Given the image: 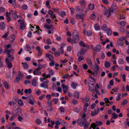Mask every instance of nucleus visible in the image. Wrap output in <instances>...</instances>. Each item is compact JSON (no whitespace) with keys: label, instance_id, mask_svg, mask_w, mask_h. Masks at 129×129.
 Returning <instances> with one entry per match:
<instances>
[{"label":"nucleus","instance_id":"f257e3e1","mask_svg":"<svg viewBox=\"0 0 129 129\" xmlns=\"http://www.w3.org/2000/svg\"><path fill=\"white\" fill-rule=\"evenodd\" d=\"M77 124L81 127L84 126V129H86L88 127L90 124L89 122H87L86 119L80 118L77 121Z\"/></svg>","mask_w":129,"mask_h":129},{"label":"nucleus","instance_id":"f03ea898","mask_svg":"<svg viewBox=\"0 0 129 129\" xmlns=\"http://www.w3.org/2000/svg\"><path fill=\"white\" fill-rule=\"evenodd\" d=\"M73 38L77 41L79 40V35L78 31L77 30H74L73 33Z\"/></svg>","mask_w":129,"mask_h":129},{"label":"nucleus","instance_id":"7ed1b4c3","mask_svg":"<svg viewBox=\"0 0 129 129\" xmlns=\"http://www.w3.org/2000/svg\"><path fill=\"white\" fill-rule=\"evenodd\" d=\"M95 66L96 67V70L95 71V72H92L91 74L93 75V76H96L97 75L98 71L99 70V67L96 64H95Z\"/></svg>","mask_w":129,"mask_h":129},{"label":"nucleus","instance_id":"20e7f679","mask_svg":"<svg viewBox=\"0 0 129 129\" xmlns=\"http://www.w3.org/2000/svg\"><path fill=\"white\" fill-rule=\"evenodd\" d=\"M49 82V81L47 80L46 81H44L43 83L41 84L40 86L42 87H43L45 88H48V83Z\"/></svg>","mask_w":129,"mask_h":129},{"label":"nucleus","instance_id":"39448f33","mask_svg":"<svg viewBox=\"0 0 129 129\" xmlns=\"http://www.w3.org/2000/svg\"><path fill=\"white\" fill-rule=\"evenodd\" d=\"M110 12L111 11L110 9L104 10V15L106 16L107 17H109V16L110 14Z\"/></svg>","mask_w":129,"mask_h":129},{"label":"nucleus","instance_id":"423d86ee","mask_svg":"<svg viewBox=\"0 0 129 129\" xmlns=\"http://www.w3.org/2000/svg\"><path fill=\"white\" fill-rule=\"evenodd\" d=\"M45 56H46V57L48 58L50 61H53L54 60L53 57L52 55L51 54H49L48 53H47L46 54Z\"/></svg>","mask_w":129,"mask_h":129},{"label":"nucleus","instance_id":"0eeeda50","mask_svg":"<svg viewBox=\"0 0 129 129\" xmlns=\"http://www.w3.org/2000/svg\"><path fill=\"white\" fill-rule=\"evenodd\" d=\"M117 8V6L116 4L113 3L112 4V6L111 8L109 9L110 10L111 12H113Z\"/></svg>","mask_w":129,"mask_h":129},{"label":"nucleus","instance_id":"6e6552de","mask_svg":"<svg viewBox=\"0 0 129 129\" xmlns=\"http://www.w3.org/2000/svg\"><path fill=\"white\" fill-rule=\"evenodd\" d=\"M14 59V58L12 55H9L7 57L6 59V61H12Z\"/></svg>","mask_w":129,"mask_h":129},{"label":"nucleus","instance_id":"1a4fd4ad","mask_svg":"<svg viewBox=\"0 0 129 129\" xmlns=\"http://www.w3.org/2000/svg\"><path fill=\"white\" fill-rule=\"evenodd\" d=\"M76 11L78 13H80L83 12V10L82 8H80L79 7H76L75 8Z\"/></svg>","mask_w":129,"mask_h":129},{"label":"nucleus","instance_id":"9d476101","mask_svg":"<svg viewBox=\"0 0 129 129\" xmlns=\"http://www.w3.org/2000/svg\"><path fill=\"white\" fill-rule=\"evenodd\" d=\"M86 60L88 64L89 67L91 68L93 67V64L91 60L89 58H86Z\"/></svg>","mask_w":129,"mask_h":129},{"label":"nucleus","instance_id":"9b49d317","mask_svg":"<svg viewBox=\"0 0 129 129\" xmlns=\"http://www.w3.org/2000/svg\"><path fill=\"white\" fill-rule=\"evenodd\" d=\"M62 87L63 88V90L64 93H67L68 91V87L67 86L65 85L64 84H62Z\"/></svg>","mask_w":129,"mask_h":129},{"label":"nucleus","instance_id":"f8f14e48","mask_svg":"<svg viewBox=\"0 0 129 129\" xmlns=\"http://www.w3.org/2000/svg\"><path fill=\"white\" fill-rule=\"evenodd\" d=\"M92 48L93 50H95L96 52H98L101 49V47L100 45H98L96 46L94 49L93 48Z\"/></svg>","mask_w":129,"mask_h":129},{"label":"nucleus","instance_id":"ddd939ff","mask_svg":"<svg viewBox=\"0 0 129 129\" xmlns=\"http://www.w3.org/2000/svg\"><path fill=\"white\" fill-rule=\"evenodd\" d=\"M15 37H16L15 35H10L9 36V39L10 40L11 42L12 43L13 42Z\"/></svg>","mask_w":129,"mask_h":129},{"label":"nucleus","instance_id":"4468645a","mask_svg":"<svg viewBox=\"0 0 129 129\" xmlns=\"http://www.w3.org/2000/svg\"><path fill=\"white\" fill-rule=\"evenodd\" d=\"M2 82L5 88L6 89H9V86L8 83L4 80H3L2 81Z\"/></svg>","mask_w":129,"mask_h":129},{"label":"nucleus","instance_id":"2eb2a0df","mask_svg":"<svg viewBox=\"0 0 129 129\" xmlns=\"http://www.w3.org/2000/svg\"><path fill=\"white\" fill-rule=\"evenodd\" d=\"M83 33L85 34H86V35L88 36H91L92 34V33L91 30L88 31L86 32V30L85 29L83 31Z\"/></svg>","mask_w":129,"mask_h":129},{"label":"nucleus","instance_id":"dca6fc26","mask_svg":"<svg viewBox=\"0 0 129 129\" xmlns=\"http://www.w3.org/2000/svg\"><path fill=\"white\" fill-rule=\"evenodd\" d=\"M83 14L80 15L79 14H77L75 15V17L76 19H82L83 18Z\"/></svg>","mask_w":129,"mask_h":129},{"label":"nucleus","instance_id":"f3484780","mask_svg":"<svg viewBox=\"0 0 129 129\" xmlns=\"http://www.w3.org/2000/svg\"><path fill=\"white\" fill-rule=\"evenodd\" d=\"M5 25L4 22L0 23V29L3 30L5 28Z\"/></svg>","mask_w":129,"mask_h":129},{"label":"nucleus","instance_id":"a211bd4d","mask_svg":"<svg viewBox=\"0 0 129 129\" xmlns=\"http://www.w3.org/2000/svg\"><path fill=\"white\" fill-rule=\"evenodd\" d=\"M32 85L33 86H36L37 84V82L36 79H33L31 81Z\"/></svg>","mask_w":129,"mask_h":129},{"label":"nucleus","instance_id":"6ab92c4d","mask_svg":"<svg viewBox=\"0 0 129 129\" xmlns=\"http://www.w3.org/2000/svg\"><path fill=\"white\" fill-rule=\"evenodd\" d=\"M17 101L18 99L16 97L14 96L13 98L12 102L14 105L16 104Z\"/></svg>","mask_w":129,"mask_h":129},{"label":"nucleus","instance_id":"aec40b11","mask_svg":"<svg viewBox=\"0 0 129 129\" xmlns=\"http://www.w3.org/2000/svg\"><path fill=\"white\" fill-rule=\"evenodd\" d=\"M20 28L22 30L24 29L25 27L26 26L24 24V23L23 21H22L20 23Z\"/></svg>","mask_w":129,"mask_h":129},{"label":"nucleus","instance_id":"412c9836","mask_svg":"<svg viewBox=\"0 0 129 129\" xmlns=\"http://www.w3.org/2000/svg\"><path fill=\"white\" fill-rule=\"evenodd\" d=\"M89 90L92 91L94 90V86L93 84H88Z\"/></svg>","mask_w":129,"mask_h":129},{"label":"nucleus","instance_id":"4be33fe9","mask_svg":"<svg viewBox=\"0 0 129 129\" xmlns=\"http://www.w3.org/2000/svg\"><path fill=\"white\" fill-rule=\"evenodd\" d=\"M34 74L35 75H40L41 74V72L35 69L33 72Z\"/></svg>","mask_w":129,"mask_h":129},{"label":"nucleus","instance_id":"5701e85b","mask_svg":"<svg viewBox=\"0 0 129 129\" xmlns=\"http://www.w3.org/2000/svg\"><path fill=\"white\" fill-rule=\"evenodd\" d=\"M18 74L17 77H18L20 79H22L23 77V74L21 73L20 71H18Z\"/></svg>","mask_w":129,"mask_h":129},{"label":"nucleus","instance_id":"b1692460","mask_svg":"<svg viewBox=\"0 0 129 129\" xmlns=\"http://www.w3.org/2000/svg\"><path fill=\"white\" fill-rule=\"evenodd\" d=\"M58 14L62 17H63L64 16L66 15L65 12L64 11H62L58 13Z\"/></svg>","mask_w":129,"mask_h":129},{"label":"nucleus","instance_id":"393cba45","mask_svg":"<svg viewBox=\"0 0 129 129\" xmlns=\"http://www.w3.org/2000/svg\"><path fill=\"white\" fill-rule=\"evenodd\" d=\"M24 49L26 51H29L31 49V48L29 45H26L24 48Z\"/></svg>","mask_w":129,"mask_h":129},{"label":"nucleus","instance_id":"a878e982","mask_svg":"<svg viewBox=\"0 0 129 129\" xmlns=\"http://www.w3.org/2000/svg\"><path fill=\"white\" fill-rule=\"evenodd\" d=\"M46 108L48 111H50V112L52 111L53 110V108L52 107V106L48 105L47 107Z\"/></svg>","mask_w":129,"mask_h":129},{"label":"nucleus","instance_id":"bb28decb","mask_svg":"<svg viewBox=\"0 0 129 129\" xmlns=\"http://www.w3.org/2000/svg\"><path fill=\"white\" fill-rule=\"evenodd\" d=\"M107 28V27L106 24H104L101 27V29L104 31H106Z\"/></svg>","mask_w":129,"mask_h":129},{"label":"nucleus","instance_id":"cd10ccee","mask_svg":"<svg viewBox=\"0 0 129 129\" xmlns=\"http://www.w3.org/2000/svg\"><path fill=\"white\" fill-rule=\"evenodd\" d=\"M6 62L7 63L8 67V68H11L12 67V65L11 63L9 61H6Z\"/></svg>","mask_w":129,"mask_h":129},{"label":"nucleus","instance_id":"c85d7f7f","mask_svg":"<svg viewBox=\"0 0 129 129\" xmlns=\"http://www.w3.org/2000/svg\"><path fill=\"white\" fill-rule=\"evenodd\" d=\"M94 5L92 4H89L88 5V7L89 9L90 10H93L94 9Z\"/></svg>","mask_w":129,"mask_h":129},{"label":"nucleus","instance_id":"c756f323","mask_svg":"<svg viewBox=\"0 0 129 129\" xmlns=\"http://www.w3.org/2000/svg\"><path fill=\"white\" fill-rule=\"evenodd\" d=\"M17 13V12L15 11L14 12L12 16L13 18L15 19V20L17 18L18 16L16 14V13Z\"/></svg>","mask_w":129,"mask_h":129},{"label":"nucleus","instance_id":"7c9ffc66","mask_svg":"<svg viewBox=\"0 0 129 129\" xmlns=\"http://www.w3.org/2000/svg\"><path fill=\"white\" fill-rule=\"evenodd\" d=\"M110 66V63L107 61H106L105 63V67L106 68H109Z\"/></svg>","mask_w":129,"mask_h":129},{"label":"nucleus","instance_id":"2f4dec72","mask_svg":"<svg viewBox=\"0 0 129 129\" xmlns=\"http://www.w3.org/2000/svg\"><path fill=\"white\" fill-rule=\"evenodd\" d=\"M96 124V126H100L102 125V123L99 121H96L95 123Z\"/></svg>","mask_w":129,"mask_h":129},{"label":"nucleus","instance_id":"473e14b6","mask_svg":"<svg viewBox=\"0 0 129 129\" xmlns=\"http://www.w3.org/2000/svg\"><path fill=\"white\" fill-rule=\"evenodd\" d=\"M77 86V84L76 83L74 82L72 83L71 86L72 87L73 89H75Z\"/></svg>","mask_w":129,"mask_h":129},{"label":"nucleus","instance_id":"72a5a7b5","mask_svg":"<svg viewBox=\"0 0 129 129\" xmlns=\"http://www.w3.org/2000/svg\"><path fill=\"white\" fill-rule=\"evenodd\" d=\"M118 63L119 64H122L124 63V61L122 58H120L118 59Z\"/></svg>","mask_w":129,"mask_h":129},{"label":"nucleus","instance_id":"f704fd0d","mask_svg":"<svg viewBox=\"0 0 129 129\" xmlns=\"http://www.w3.org/2000/svg\"><path fill=\"white\" fill-rule=\"evenodd\" d=\"M44 27L45 28L48 29H50L52 28H53V26L51 25L50 26H48L47 25L45 24L44 25Z\"/></svg>","mask_w":129,"mask_h":129},{"label":"nucleus","instance_id":"c9c22d12","mask_svg":"<svg viewBox=\"0 0 129 129\" xmlns=\"http://www.w3.org/2000/svg\"><path fill=\"white\" fill-rule=\"evenodd\" d=\"M86 52V50L84 49L83 48L81 49L80 52V54L82 55L85 53Z\"/></svg>","mask_w":129,"mask_h":129},{"label":"nucleus","instance_id":"e433bc0d","mask_svg":"<svg viewBox=\"0 0 129 129\" xmlns=\"http://www.w3.org/2000/svg\"><path fill=\"white\" fill-rule=\"evenodd\" d=\"M31 92V90L30 88L28 89H25L24 90V92L25 93L27 94V93H28L30 94V93Z\"/></svg>","mask_w":129,"mask_h":129},{"label":"nucleus","instance_id":"4c0bfd02","mask_svg":"<svg viewBox=\"0 0 129 129\" xmlns=\"http://www.w3.org/2000/svg\"><path fill=\"white\" fill-rule=\"evenodd\" d=\"M79 94L78 92H75L74 94V96L77 99H79Z\"/></svg>","mask_w":129,"mask_h":129},{"label":"nucleus","instance_id":"58836bf2","mask_svg":"<svg viewBox=\"0 0 129 129\" xmlns=\"http://www.w3.org/2000/svg\"><path fill=\"white\" fill-rule=\"evenodd\" d=\"M22 64H23V66L24 68L26 69H27L28 68V65L27 63H23L22 62Z\"/></svg>","mask_w":129,"mask_h":129},{"label":"nucleus","instance_id":"ea45409f","mask_svg":"<svg viewBox=\"0 0 129 129\" xmlns=\"http://www.w3.org/2000/svg\"><path fill=\"white\" fill-rule=\"evenodd\" d=\"M112 30L110 29H109L107 30V33L108 35H111L112 34Z\"/></svg>","mask_w":129,"mask_h":129},{"label":"nucleus","instance_id":"a19ab883","mask_svg":"<svg viewBox=\"0 0 129 129\" xmlns=\"http://www.w3.org/2000/svg\"><path fill=\"white\" fill-rule=\"evenodd\" d=\"M120 24L121 26L123 27L125 25L126 23L125 22V21H122L120 22Z\"/></svg>","mask_w":129,"mask_h":129},{"label":"nucleus","instance_id":"79ce46f5","mask_svg":"<svg viewBox=\"0 0 129 129\" xmlns=\"http://www.w3.org/2000/svg\"><path fill=\"white\" fill-rule=\"evenodd\" d=\"M117 43L120 46H122L124 44L123 41L118 40L117 41Z\"/></svg>","mask_w":129,"mask_h":129},{"label":"nucleus","instance_id":"37998d69","mask_svg":"<svg viewBox=\"0 0 129 129\" xmlns=\"http://www.w3.org/2000/svg\"><path fill=\"white\" fill-rule=\"evenodd\" d=\"M79 44H80V45L84 47H86V44L84 43L82 41H80L79 43Z\"/></svg>","mask_w":129,"mask_h":129},{"label":"nucleus","instance_id":"c03bdc74","mask_svg":"<svg viewBox=\"0 0 129 129\" xmlns=\"http://www.w3.org/2000/svg\"><path fill=\"white\" fill-rule=\"evenodd\" d=\"M36 122L37 124L39 125L41 123L42 121L40 119H37L36 120Z\"/></svg>","mask_w":129,"mask_h":129},{"label":"nucleus","instance_id":"a18cd8bd","mask_svg":"<svg viewBox=\"0 0 129 129\" xmlns=\"http://www.w3.org/2000/svg\"><path fill=\"white\" fill-rule=\"evenodd\" d=\"M58 101V99L56 98H54L52 100L53 102L55 104H56L57 103Z\"/></svg>","mask_w":129,"mask_h":129},{"label":"nucleus","instance_id":"49530a36","mask_svg":"<svg viewBox=\"0 0 129 129\" xmlns=\"http://www.w3.org/2000/svg\"><path fill=\"white\" fill-rule=\"evenodd\" d=\"M62 48V47H61L58 49V50L61 54H63L64 52L63 49Z\"/></svg>","mask_w":129,"mask_h":129},{"label":"nucleus","instance_id":"de8ad7c7","mask_svg":"<svg viewBox=\"0 0 129 129\" xmlns=\"http://www.w3.org/2000/svg\"><path fill=\"white\" fill-rule=\"evenodd\" d=\"M94 28L96 30H100V28L98 24H96L94 26Z\"/></svg>","mask_w":129,"mask_h":129},{"label":"nucleus","instance_id":"09e8293b","mask_svg":"<svg viewBox=\"0 0 129 129\" xmlns=\"http://www.w3.org/2000/svg\"><path fill=\"white\" fill-rule=\"evenodd\" d=\"M60 111L61 112H64L65 110L64 109V108L62 106L60 107L59 109Z\"/></svg>","mask_w":129,"mask_h":129},{"label":"nucleus","instance_id":"8fccbe9b","mask_svg":"<svg viewBox=\"0 0 129 129\" xmlns=\"http://www.w3.org/2000/svg\"><path fill=\"white\" fill-rule=\"evenodd\" d=\"M20 79L17 76H16V78L14 80V82H18Z\"/></svg>","mask_w":129,"mask_h":129},{"label":"nucleus","instance_id":"3c124183","mask_svg":"<svg viewBox=\"0 0 129 129\" xmlns=\"http://www.w3.org/2000/svg\"><path fill=\"white\" fill-rule=\"evenodd\" d=\"M70 9L71 11V15H72L73 16L74 13V11L75 10V9L73 8H70Z\"/></svg>","mask_w":129,"mask_h":129},{"label":"nucleus","instance_id":"603ef678","mask_svg":"<svg viewBox=\"0 0 129 129\" xmlns=\"http://www.w3.org/2000/svg\"><path fill=\"white\" fill-rule=\"evenodd\" d=\"M77 41L75 39L74 40V39H72L71 40V42L72 44L76 43L77 42Z\"/></svg>","mask_w":129,"mask_h":129},{"label":"nucleus","instance_id":"864d4df0","mask_svg":"<svg viewBox=\"0 0 129 129\" xmlns=\"http://www.w3.org/2000/svg\"><path fill=\"white\" fill-rule=\"evenodd\" d=\"M96 113V111L95 110V109H94V110L93 111L92 113H91V116H95Z\"/></svg>","mask_w":129,"mask_h":129},{"label":"nucleus","instance_id":"5fc2aeb1","mask_svg":"<svg viewBox=\"0 0 129 129\" xmlns=\"http://www.w3.org/2000/svg\"><path fill=\"white\" fill-rule=\"evenodd\" d=\"M91 127L93 128V129H95L96 124L95 123H92L91 125Z\"/></svg>","mask_w":129,"mask_h":129},{"label":"nucleus","instance_id":"6e6d98bb","mask_svg":"<svg viewBox=\"0 0 129 129\" xmlns=\"http://www.w3.org/2000/svg\"><path fill=\"white\" fill-rule=\"evenodd\" d=\"M31 83V81H30L28 80H26L24 81V84L26 85H27L28 83Z\"/></svg>","mask_w":129,"mask_h":129},{"label":"nucleus","instance_id":"4d7b16f0","mask_svg":"<svg viewBox=\"0 0 129 129\" xmlns=\"http://www.w3.org/2000/svg\"><path fill=\"white\" fill-rule=\"evenodd\" d=\"M104 100L106 103H110V102L109 101V99L107 98H105L104 99Z\"/></svg>","mask_w":129,"mask_h":129},{"label":"nucleus","instance_id":"13d9d810","mask_svg":"<svg viewBox=\"0 0 129 129\" xmlns=\"http://www.w3.org/2000/svg\"><path fill=\"white\" fill-rule=\"evenodd\" d=\"M18 103L19 106H21L22 105L23 103L21 100L19 99L18 100Z\"/></svg>","mask_w":129,"mask_h":129},{"label":"nucleus","instance_id":"bf43d9fd","mask_svg":"<svg viewBox=\"0 0 129 129\" xmlns=\"http://www.w3.org/2000/svg\"><path fill=\"white\" fill-rule=\"evenodd\" d=\"M84 58V57L82 56H80L78 58V61L80 62Z\"/></svg>","mask_w":129,"mask_h":129},{"label":"nucleus","instance_id":"052dcab7","mask_svg":"<svg viewBox=\"0 0 129 129\" xmlns=\"http://www.w3.org/2000/svg\"><path fill=\"white\" fill-rule=\"evenodd\" d=\"M21 8L25 10L27 9V7L26 5H24L22 6Z\"/></svg>","mask_w":129,"mask_h":129},{"label":"nucleus","instance_id":"680f3d73","mask_svg":"<svg viewBox=\"0 0 129 129\" xmlns=\"http://www.w3.org/2000/svg\"><path fill=\"white\" fill-rule=\"evenodd\" d=\"M117 117V115L115 113H113L112 114V118L113 119H116Z\"/></svg>","mask_w":129,"mask_h":129},{"label":"nucleus","instance_id":"e2e57ef3","mask_svg":"<svg viewBox=\"0 0 129 129\" xmlns=\"http://www.w3.org/2000/svg\"><path fill=\"white\" fill-rule=\"evenodd\" d=\"M5 11V9L4 7H1L0 8V12H3Z\"/></svg>","mask_w":129,"mask_h":129},{"label":"nucleus","instance_id":"0e129e2a","mask_svg":"<svg viewBox=\"0 0 129 129\" xmlns=\"http://www.w3.org/2000/svg\"><path fill=\"white\" fill-rule=\"evenodd\" d=\"M127 101L126 100H124L122 103L121 105H124L127 102Z\"/></svg>","mask_w":129,"mask_h":129},{"label":"nucleus","instance_id":"69168bd1","mask_svg":"<svg viewBox=\"0 0 129 129\" xmlns=\"http://www.w3.org/2000/svg\"><path fill=\"white\" fill-rule=\"evenodd\" d=\"M45 96V94H42L39 98V99L40 100H42L43 98H44Z\"/></svg>","mask_w":129,"mask_h":129},{"label":"nucleus","instance_id":"338daca9","mask_svg":"<svg viewBox=\"0 0 129 129\" xmlns=\"http://www.w3.org/2000/svg\"><path fill=\"white\" fill-rule=\"evenodd\" d=\"M55 55L56 56H59L60 55L59 52H55L54 53Z\"/></svg>","mask_w":129,"mask_h":129},{"label":"nucleus","instance_id":"774afa93","mask_svg":"<svg viewBox=\"0 0 129 129\" xmlns=\"http://www.w3.org/2000/svg\"><path fill=\"white\" fill-rule=\"evenodd\" d=\"M46 43L48 44H50L52 43V42L50 41V39H47L46 41Z\"/></svg>","mask_w":129,"mask_h":129}]
</instances>
